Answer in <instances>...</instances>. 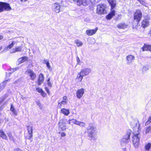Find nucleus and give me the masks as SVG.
<instances>
[{
    "label": "nucleus",
    "mask_w": 151,
    "mask_h": 151,
    "mask_svg": "<svg viewBox=\"0 0 151 151\" xmlns=\"http://www.w3.org/2000/svg\"><path fill=\"white\" fill-rule=\"evenodd\" d=\"M96 128L94 125L92 123L89 124V127L87 129V132L88 135L91 139H93L95 137V134L96 132Z\"/></svg>",
    "instance_id": "1"
},
{
    "label": "nucleus",
    "mask_w": 151,
    "mask_h": 151,
    "mask_svg": "<svg viewBox=\"0 0 151 151\" xmlns=\"http://www.w3.org/2000/svg\"><path fill=\"white\" fill-rule=\"evenodd\" d=\"M142 13L140 10H137L134 14L133 23L135 25H137L142 18Z\"/></svg>",
    "instance_id": "2"
},
{
    "label": "nucleus",
    "mask_w": 151,
    "mask_h": 151,
    "mask_svg": "<svg viewBox=\"0 0 151 151\" xmlns=\"http://www.w3.org/2000/svg\"><path fill=\"white\" fill-rule=\"evenodd\" d=\"M106 7L104 4L99 5L97 6V12L99 14H102L106 13Z\"/></svg>",
    "instance_id": "3"
},
{
    "label": "nucleus",
    "mask_w": 151,
    "mask_h": 151,
    "mask_svg": "<svg viewBox=\"0 0 151 151\" xmlns=\"http://www.w3.org/2000/svg\"><path fill=\"white\" fill-rule=\"evenodd\" d=\"M140 136L139 134H134L132 138V142L134 146L138 148L139 143Z\"/></svg>",
    "instance_id": "4"
},
{
    "label": "nucleus",
    "mask_w": 151,
    "mask_h": 151,
    "mask_svg": "<svg viewBox=\"0 0 151 151\" xmlns=\"http://www.w3.org/2000/svg\"><path fill=\"white\" fill-rule=\"evenodd\" d=\"M131 134L130 132L128 131L127 132L126 135L121 139V145H124V144L128 143Z\"/></svg>",
    "instance_id": "5"
},
{
    "label": "nucleus",
    "mask_w": 151,
    "mask_h": 151,
    "mask_svg": "<svg viewBox=\"0 0 151 151\" xmlns=\"http://www.w3.org/2000/svg\"><path fill=\"white\" fill-rule=\"evenodd\" d=\"M68 101V99L67 97L66 96H63L62 100L58 102V106L61 108L64 105L67 104Z\"/></svg>",
    "instance_id": "6"
},
{
    "label": "nucleus",
    "mask_w": 151,
    "mask_h": 151,
    "mask_svg": "<svg viewBox=\"0 0 151 151\" xmlns=\"http://www.w3.org/2000/svg\"><path fill=\"white\" fill-rule=\"evenodd\" d=\"M150 19L149 17H145L142 23V27L143 28H145L148 27L149 25V21Z\"/></svg>",
    "instance_id": "7"
},
{
    "label": "nucleus",
    "mask_w": 151,
    "mask_h": 151,
    "mask_svg": "<svg viewBox=\"0 0 151 151\" xmlns=\"http://www.w3.org/2000/svg\"><path fill=\"white\" fill-rule=\"evenodd\" d=\"M26 74H27L30 77V79L34 80L36 77V74L31 69H28L26 71Z\"/></svg>",
    "instance_id": "8"
},
{
    "label": "nucleus",
    "mask_w": 151,
    "mask_h": 151,
    "mask_svg": "<svg viewBox=\"0 0 151 151\" xmlns=\"http://www.w3.org/2000/svg\"><path fill=\"white\" fill-rule=\"evenodd\" d=\"M74 1H77V4L79 6L81 5L84 6L88 5L89 2V0H73Z\"/></svg>",
    "instance_id": "9"
},
{
    "label": "nucleus",
    "mask_w": 151,
    "mask_h": 151,
    "mask_svg": "<svg viewBox=\"0 0 151 151\" xmlns=\"http://www.w3.org/2000/svg\"><path fill=\"white\" fill-rule=\"evenodd\" d=\"M27 129L28 135L26 137V138L27 139H30L32 136L33 127L32 126H28Z\"/></svg>",
    "instance_id": "10"
},
{
    "label": "nucleus",
    "mask_w": 151,
    "mask_h": 151,
    "mask_svg": "<svg viewBox=\"0 0 151 151\" xmlns=\"http://www.w3.org/2000/svg\"><path fill=\"white\" fill-rule=\"evenodd\" d=\"M60 5L59 4L55 3L52 5V9L56 13H58L60 11Z\"/></svg>",
    "instance_id": "11"
},
{
    "label": "nucleus",
    "mask_w": 151,
    "mask_h": 151,
    "mask_svg": "<svg viewBox=\"0 0 151 151\" xmlns=\"http://www.w3.org/2000/svg\"><path fill=\"white\" fill-rule=\"evenodd\" d=\"M84 92V89L81 88L78 89L76 92V96L78 98L80 99L83 96Z\"/></svg>",
    "instance_id": "12"
},
{
    "label": "nucleus",
    "mask_w": 151,
    "mask_h": 151,
    "mask_svg": "<svg viewBox=\"0 0 151 151\" xmlns=\"http://www.w3.org/2000/svg\"><path fill=\"white\" fill-rule=\"evenodd\" d=\"M141 49L143 51H151V45L145 43Z\"/></svg>",
    "instance_id": "13"
},
{
    "label": "nucleus",
    "mask_w": 151,
    "mask_h": 151,
    "mask_svg": "<svg viewBox=\"0 0 151 151\" xmlns=\"http://www.w3.org/2000/svg\"><path fill=\"white\" fill-rule=\"evenodd\" d=\"M98 29V28L96 27L94 29L87 30L86 31V33L89 36L92 35L96 33Z\"/></svg>",
    "instance_id": "14"
},
{
    "label": "nucleus",
    "mask_w": 151,
    "mask_h": 151,
    "mask_svg": "<svg viewBox=\"0 0 151 151\" xmlns=\"http://www.w3.org/2000/svg\"><path fill=\"white\" fill-rule=\"evenodd\" d=\"M3 9L7 11H9L11 10L12 8L9 4L6 3L2 2Z\"/></svg>",
    "instance_id": "15"
},
{
    "label": "nucleus",
    "mask_w": 151,
    "mask_h": 151,
    "mask_svg": "<svg viewBox=\"0 0 151 151\" xmlns=\"http://www.w3.org/2000/svg\"><path fill=\"white\" fill-rule=\"evenodd\" d=\"M126 59L128 63H130L135 60V57L133 55H129L127 56Z\"/></svg>",
    "instance_id": "16"
},
{
    "label": "nucleus",
    "mask_w": 151,
    "mask_h": 151,
    "mask_svg": "<svg viewBox=\"0 0 151 151\" xmlns=\"http://www.w3.org/2000/svg\"><path fill=\"white\" fill-rule=\"evenodd\" d=\"M91 70L89 68H87L82 70L81 73V74L83 75V76H85L88 75L90 73Z\"/></svg>",
    "instance_id": "17"
},
{
    "label": "nucleus",
    "mask_w": 151,
    "mask_h": 151,
    "mask_svg": "<svg viewBox=\"0 0 151 151\" xmlns=\"http://www.w3.org/2000/svg\"><path fill=\"white\" fill-rule=\"evenodd\" d=\"M44 79V78L43 75L42 73L40 74L39 76L37 84L38 85H40L43 83Z\"/></svg>",
    "instance_id": "18"
},
{
    "label": "nucleus",
    "mask_w": 151,
    "mask_h": 151,
    "mask_svg": "<svg viewBox=\"0 0 151 151\" xmlns=\"http://www.w3.org/2000/svg\"><path fill=\"white\" fill-rule=\"evenodd\" d=\"M109 4L110 5L111 9H114L116 5V1L115 0H107Z\"/></svg>",
    "instance_id": "19"
},
{
    "label": "nucleus",
    "mask_w": 151,
    "mask_h": 151,
    "mask_svg": "<svg viewBox=\"0 0 151 151\" xmlns=\"http://www.w3.org/2000/svg\"><path fill=\"white\" fill-rule=\"evenodd\" d=\"M115 15V11L114 10L112 11L111 12L109 13L108 15H107L106 18L108 19H110Z\"/></svg>",
    "instance_id": "20"
},
{
    "label": "nucleus",
    "mask_w": 151,
    "mask_h": 151,
    "mask_svg": "<svg viewBox=\"0 0 151 151\" xmlns=\"http://www.w3.org/2000/svg\"><path fill=\"white\" fill-rule=\"evenodd\" d=\"M61 113L66 116L70 114V111L68 109L63 108L61 109Z\"/></svg>",
    "instance_id": "21"
},
{
    "label": "nucleus",
    "mask_w": 151,
    "mask_h": 151,
    "mask_svg": "<svg viewBox=\"0 0 151 151\" xmlns=\"http://www.w3.org/2000/svg\"><path fill=\"white\" fill-rule=\"evenodd\" d=\"M9 81V79L3 82L0 84V91H1L4 88L5 86L6 83H7V82Z\"/></svg>",
    "instance_id": "22"
},
{
    "label": "nucleus",
    "mask_w": 151,
    "mask_h": 151,
    "mask_svg": "<svg viewBox=\"0 0 151 151\" xmlns=\"http://www.w3.org/2000/svg\"><path fill=\"white\" fill-rule=\"evenodd\" d=\"M83 75L81 74L80 72L78 74L77 77L76 79V81L79 82H81L83 78Z\"/></svg>",
    "instance_id": "23"
},
{
    "label": "nucleus",
    "mask_w": 151,
    "mask_h": 151,
    "mask_svg": "<svg viewBox=\"0 0 151 151\" xmlns=\"http://www.w3.org/2000/svg\"><path fill=\"white\" fill-rule=\"evenodd\" d=\"M127 26L126 24L123 23H119L117 25V27L121 29H124L127 27Z\"/></svg>",
    "instance_id": "24"
},
{
    "label": "nucleus",
    "mask_w": 151,
    "mask_h": 151,
    "mask_svg": "<svg viewBox=\"0 0 151 151\" xmlns=\"http://www.w3.org/2000/svg\"><path fill=\"white\" fill-rule=\"evenodd\" d=\"M0 137L4 139H7V137L2 130L0 131Z\"/></svg>",
    "instance_id": "25"
},
{
    "label": "nucleus",
    "mask_w": 151,
    "mask_h": 151,
    "mask_svg": "<svg viewBox=\"0 0 151 151\" xmlns=\"http://www.w3.org/2000/svg\"><path fill=\"white\" fill-rule=\"evenodd\" d=\"M151 147V144L150 143H148L146 144L145 146V150L147 151H149V150Z\"/></svg>",
    "instance_id": "26"
},
{
    "label": "nucleus",
    "mask_w": 151,
    "mask_h": 151,
    "mask_svg": "<svg viewBox=\"0 0 151 151\" xmlns=\"http://www.w3.org/2000/svg\"><path fill=\"white\" fill-rule=\"evenodd\" d=\"M78 121L75 119H70L69 120V124H71V123H73L77 125L78 123Z\"/></svg>",
    "instance_id": "27"
},
{
    "label": "nucleus",
    "mask_w": 151,
    "mask_h": 151,
    "mask_svg": "<svg viewBox=\"0 0 151 151\" xmlns=\"http://www.w3.org/2000/svg\"><path fill=\"white\" fill-rule=\"evenodd\" d=\"M75 43L78 47L81 46L83 45V43L78 40H76L75 41Z\"/></svg>",
    "instance_id": "28"
},
{
    "label": "nucleus",
    "mask_w": 151,
    "mask_h": 151,
    "mask_svg": "<svg viewBox=\"0 0 151 151\" xmlns=\"http://www.w3.org/2000/svg\"><path fill=\"white\" fill-rule=\"evenodd\" d=\"M28 58L26 57H24L19 58V64L24 63L27 60Z\"/></svg>",
    "instance_id": "29"
},
{
    "label": "nucleus",
    "mask_w": 151,
    "mask_h": 151,
    "mask_svg": "<svg viewBox=\"0 0 151 151\" xmlns=\"http://www.w3.org/2000/svg\"><path fill=\"white\" fill-rule=\"evenodd\" d=\"M77 125H79L81 127H85L86 124V123L84 122H81L78 121Z\"/></svg>",
    "instance_id": "30"
},
{
    "label": "nucleus",
    "mask_w": 151,
    "mask_h": 151,
    "mask_svg": "<svg viewBox=\"0 0 151 151\" xmlns=\"http://www.w3.org/2000/svg\"><path fill=\"white\" fill-rule=\"evenodd\" d=\"M138 1L143 6L145 7H147V4L143 0H139Z\"/></svg>",
    "instance_id": "31"
},
{
    "label": "nucleus",
    "mask_w": 151,
    "mask_h": 151,
    "mask_svg": "<svg viewBox=\"0 0 151 151\" xmlns=\"http://www.w3.org/2000/svg\"><path fill=\"white\" fill-rule=\"evenodd\" d=\"M18 47H16V48L12 49L10 51L11 53H13L16 52L18 51H19Z\"/></svg>",
    "instance_id": "32"
},
{
    "label": "nucleus",
    "mask_w": 151,
    "mask_h": 151,
    "mask_svg": "<svg viewBox=\"0 0 151 151\" xmlns=\"http://www.w3.org/2000/svg\"><path fill=\"white\" fill-rule=\"evenodd\" d=\"M151 122V116L148 118L147 121L145 123V125H147Z\"/></svg>",
    "instance_id": "33"
},
{
    "label": "nucleus",
    "mask_w": 151,
    "mask_h": 151,
    "mask_svg": "<svg viewBox=\"0 0 151 151\" xmlns=\"http://www.w3.org/2000/svg\"><path fill=\"white\" fill-rule=\"evenodd\" d=\"M2 2H0V12L4 11Z\"/></svg>",
    "instance_id": "34"
},
{
    "label": "nucleus",
    "mask_w": 151,
    "mask_h": 151,
    "mask_svg": "<svg viewBox=\"0 0 151 151\" xmlns=\"http://www.w3.org/2000/svg\"><path fill=\"white\" fill-rule=\"evenodd\" d=\"M7 134H8V136H9V139L10 140H14L13 137V136H12L11 133L9 132V133H8Z\"/></svg>",
    "instance_id": "35"
},
{
    "label": "nucleus",
    "mask_w": 151,
    "mask_h": 151,
    "mask_svg": "<svg viewBox=\"0 0 151 151\" xmlns=\"http://www.w3.org/2000/svg\"><path fill=\"white\" fill-rule=\"evenodd\" d=\"M11 110L12 111H13L15 115H17V114L16 113L15 110L14 109V108L13 106L12 105H11Z\"/></svg>",
    "instance_id": "36"
},
{
    "label": "nucleus",
    "mask_w": 151,
    "mask_h": 151,
    "mask_svg": "<svg viewBox=\"0 0 151 151\" xmlns=\"http://www.w3.org/2000/svg\"><path fill=\"white\" fill-rule=\"evenodd\" d=\"M44 63H45L47 65V66H50L49 65V61L48 60H44Z\"/></svg>",
    "instance_id": "37"
},
{
    "label": "nucleus",
    "mask_w": 151,
    "mask_h": 151,
    "mask_svg": "<svg viewBox=\"0 0 151 151\" xmlns=\"http://www.w3.org/2000/svg\"><path fill=\"white\" fill-rule=\"evenodd\" d=\"M150 132H151V127H149L146 129L145 132L146 133H147Z\"/></svg>",
    "instance_id": "38"
},
{
    "label": "nucleus",
    "mask_w": 151,
    "mask_h": 151,
    "mask_svg": "<svg viewBox=\"0 0 151 151\" xmlns=\"http://www.w3.org/2000/svg\"><path fill=\"white\" fill-rule=\"evenodd\" d=\"M76 60L77 62V64H78L79 65H81L80 64V60L78 56L76 57Z\"/></svg>",
    "instance_id": "39"
},
{
    "label": "nucleus",
    "mask_w": 151,
    "mask_h": 151,
    "mask_svg": "<svg viewBox=\"0 0 151 151\" xmlns=\"http://www.w3.org/2000/svg\"><path fill=\"white\" fill-rule=\"evenodd\" d=\"M14 42H12L10 45H9L7 47V48H9V49H11L12 48L14 45Z\"/></svg>",
    "instance_id": "40"
},
{
    "label": "nucleus",
    "mask_w": 151,
    "mask_h": 151,
    "mask_svg": "<svg viewBox=\"0 0 151 151\" xmlns=\"http://www.w3.org/2000/svg\"><path fill=\"white\" fill-rule=\"evenodd\" d=\"M148 69V67H143L142 70V71L144 72L147 70Z\"/></svg>",
    "instance_id": "41"
},
{
    "label": "nucleus",
    "mask_w": 151,
    "mask_h": 151,
    "mask_svg": "<svg viewBox=\"0 0 151 151\" xmlns=\"http://www.w3.org/2000/svg\"><path fill=\"white\" fill-rule=\"evenodd\" d=\"M36 90L38 92H39V93H41L42 91H43V90H42V89L40 88H36Z\"/></svg>",
    "instance_id": "42"
},
{
    "label": "nucleus",
    "mask_w": 151,
    "mask_h": 151,
    "mask_svg": "<svg viewBox=\"0 0 151 151\" xmlns=\"http://www.w3.org/2000/svg\"><path fill=\"white\" fill-rule=\"evenodd\" d=\"M47 83L48 85L49 86H51V83L50 81V78H49V79L47 80Z\"/></svg>",
    "instance_id": "43"
},
{
    "label": "nucleus",
    "mask_w": 151,
    "mask_h": 151,
    "mask_svg": "<svg viewBox=\"0 0 151 151\" xmlns=\"http://www.w3.org/2000/svg\"><path fill=\"white\" fill-rule=\"evenodd\" d=\"M41 94L42 96L44 97H45L46 95V93L43 91H42V92L41 93Z\"/></svg>",
    "instance_id": "44"
},
{
    "label": "nucleus",
    "mask_w": 151,
    "mask_h": 151,
    "mask_svg": "<svg viewBox=\"0 0 151 151\" xmlns=\"http://www.w3.org/2000/svg\"><path fill=\"white\" fill-rule=\"evenodd\" d=\"M65 135H66V134L64 132H62L61 134V136L62 137H63L65 136Z\"/></svg>",
    "instance_id": "45"
},
{
    "label": "nucleus",
    "mask_w": 151,
    "mask_h": 151,
    "mask_svg": "<svg viewBox=\"0 0 151 151\" xmlns=\"http://www.w3.org/2000/svg\"><path fill=\"white\" fill-rule=\"evenodd\" d=\"M37 104L39 106H40L41 105V104L40 102H39V101L37 102Z\"/></svg>",
    "instance_id": "46"
},
{
    "label": "nucleus",
    "mask_w": 151,
    "mask_h": 151,
    "mask_svg": "<svg viewBox=\"0 0 151 151\" xmlns=\"http://www.w3.org/2000/svg\"><path fill=\"white\" fill-rule=\"evenodd\" d=\"M45 89L46 91L47 92L49 93V91L48 89H47V88L45 87Z\"/></svg>",
    "instance_id": "47"
},
{
    "label": "nucleus",
    "mask_w": 151,
    "mask_h": 151,
    "mask_svg": "<svg viewBox=\"0 0 151 151\" xmlns=\"http://www.w3.org/2000/svg\"><path fill=\"white\" fill-rule=\"evenodd\" d=\"M19 149L18 148L15 149L14 150V151H19Z\"/></svg>",
    "instance_id": "48"
},
{
    "label": "nucleus",
    "mask_w": 151,
    "mask_h": 151,
    "mask_svg": "<svg viewBox=\"0 0 151 151\" xmlns=\"http://www.w3.org/2000/svg\"><path fill=\"white\" fill-rule=\"evenodd\" d=\"M3 36L1 35H0V40L2 39L3 38Z\"/></svg>",
    "instance_id": "49"
},
{
    "label": "nucleus",
    "mask_w": 151,
    "mask_h": 151,
    "mask_svg": "<svg viewBox=\"0 0 151 151\" xmlns=\"http://www.w3.org/2000/svg\"><path fill=\"white\" fill-rule=\"evenodd\" d=\"M27 1V0H21V1L22 2H24Z\"/></svg>",
    "instance_id": "50"
},
{
    "label": "nucleus",
    "mask_w": 151,
    "mask_h": 151,
    "mask_svg": "<svg viewBox=\"0 0 151 151\" xmlns=\"http://www.w3.org/2000/svg\"><path fill=\"white\" fill-rule=\"evenodd\" d=\"M61 129H63V130H65V127H62L61 128Z\"/></svg>",
    "instance_id": "51"
},
{
    "label": "nucleus",
    "mask_w": 151,
    "mask_h": 151,
    "mask_svg": "<svg viewBox=\"0 0 151 151\" xmlns=\"http://www.w3.org/2000/svg\"><path fill=\"white\" fill-rule=\"evenodd\" d=\"M123 149L124 151H126V150L125 148H123Z\"/></svg>",
    "instance_id": "52"
},
{
    "label": "nucleus",
    "mask_w": 151,
    "mask_h": 151,
    "mask_svg": "<svg viewBox=\"0 0 151 151\" xmlns=\"http://www.w3.org/2000/svg\"><path fill=\"white\" fill-rule=\"evenodd\" d=\"M22 48H21L20 47H19V51L21 50H22L21 49Z\"/></svg>",
    "instance_id": "53"
},
{
    "label": "nucleus",
    "mask_w": 151,
    "mask_h": 151,
    "mask_svg": "<svg viewBox=\"0 0 151 151\" xmlns=\"http://www.w3.org/2000/svg\"><path fill=\"white\" fill-rule=\"evenodd\" d=\"M49 67V68H50V66H49V67Z\"/></svg>",
    "instance_id": "54"
},
{
    "label": "nucleus",
    "mask_w": 151,
    "mask_h": 151,
    "mask_svg": "<svg viewBox=\"0 0 151 151\" xmlns=\"http://www.w3.org/2000/svg\"><path fill=\"white\" fill-rule=\"evenodd\" d=\"M1 48H0V50H1Z\"/></svg>",
    "instance_id": "55"
},
{
    "label": "nucleus",
    "mask_w": 151,
    "mask_h": 151,
    "mask_svg": "<svg viewBox=\"0 0 151 151\" xmlns=\"http://www.w3.org/2000/svg\"><path fill=\"white\" fill-rule=\"evenodd\" d=\"M1 103V102L0 101V104Z\"/></svg>",
    "instance_id": "56"
}]
</instances>
